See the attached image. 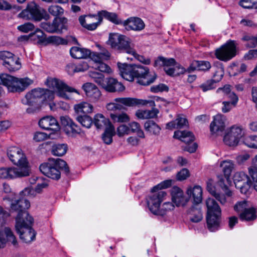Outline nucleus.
<instances>
[{"label":"nucleus","instance_id":"nucleus-42","mask_svg":"<svg viewBox=\"0 0 257 257\" xmlns=\"http://www.w3.org/2000/svg\"><path fill=\"white\" fill-rule=\"evenodd\" d=\"M174 208L175 206L173 202L169 201L165 202L160 206L156 215L163 216L166 214L168 212L174 210Z\"/></svg>","mask_w":257,"mask_h":257},{"label":"nucleus","instance_id":"nucleus-28","mask_svg":"<svg viewBox=\"0 0 257 257\" xmlns=\"http://www.w3.org/2000/svg\"><path fill=\"white\" fill-rule=\"evenodd\" d=\"M247 176L242 172H236L233 176L234 183L236 188H238L240 190L241 193H245L246 189L244 187Z\"/></svg>","mask_w":257,"mask_h":257},{"label":"nucleus","instance_id":"nucleus-15","mask_svg":"<svg viewBox=\"0 0 257 257\" xmlns=\"http://www.w3.org/2000/svg\"><path fill=\"white\" fill-rule=\"evenodd\" d=\"M27 176L28 173L26 170L21 172L15 167L0 168V178L2 179H12Z\"/></svg>","mask_w":257,"mask_h":257},{"label":"nucleus","instance_id":"nucleus-41","mask_svg":"<svg viewBox=\"0 0 257 257\" xmlns=\"http://www.w3.org/2000/svg\"><path fill=\"white\" fill-rule=\"evenodd\" d=\"M175 64V60L173 58H166L163 57H159L155 61L154 66H164L165 67H168L174 66Z\"/></svg>","mask_w":257,"mask_h":257},{"label":"nucleus","instance_id":"nucleus-64","mask_svg":"<svg viewBox=\"0 0 257 257\" xmlns=\"http://www.w3.org/2000/svg\"><path fill=\"white\" fill-rule=\"evenodd\" d=\"M177 128H180L184 126L188 125L187 119L183 117L181 115H179L175 120Z\"/></svg>","mask_w":257,"mask_h":257},{"label":"nucleus","instance_id":"nucleus-51","mask_svg":"<svg viewBox=\"0 0 257 257\" xmlns=\"http://www.w3.org/2000/svg\"><path fill=\"white\" fill-rule=\"evenodd\" d=\"M223 141L229 146H235L238 144L239 140L231 134L227 133L224 137Z\"/></svg>","mask_w":257,"mask_h":257},{"label":"nucleus","instance_id":"nucleus-31","mask_svg":"<svg viewBox=\"0 0 257 257\" xmlns=\"http://www.w3.org/2000/svg\"><path fill=\"white\" fill-rule=\"evenodd\" d=\"M159 113L157 108L153 107L151 110H138L136 116L139 119H145L156 117Z\"/></svg>","mask_w":257,"mask_h":257},{"label":"nucleus","instance_id":"nucleus-17","mask_svg":"<svg viewBox=\"0 0 257 257\" xmlns=\"http://www.w3.org/2000/svg\"><path fill=\"white\" fill-rule=\"evenodd\" d=\"M82 88L87 97L91 101L96 102L100 99L101 95V92L95 84L91 83H86L83 85Z\"/></svg>","mask_w":257,"mask_h":257},{"label":"nucleus","instance_id":"nucleus-36","mask_svg":"<svg viewBox=\"0 0 257 257\" xmlns=\"http://www.w3.org/2000/svg\"><path fill=\"white\" fill-rule=\"evenodd\" d=\"M98 15L99 21H101L103 18H105L116 24H119L121 23V20L118 18L115 13L102 11L99 12Z\"/></svg>","mask_w":257,"mask_h":257},{"label":"nucleus","instance_id":"nucleus-38","mask_svg":"<svg viewBox=\"0 0 257 257\" xmlns=\"http://www.w3.org/2000/svg\"><path fill=\"white\" fill-rule=\"evenodd\" d=\"M220 166L222 168L225 178L228 180L234 168V163L231 160H224L221 162Z\"/></svg>","mask_w":257,"mask_h":257},{"label":"nucleus","instance_id":"nucleus-33","mask_svg":"<svg viewBox=\"0 0 257 257\" xmlns=\"http://www.w3.org/2000/svg\"><path fill=\"white\" fill-rule=\"evenodd\" d=\"M100 52H91V59L93 62L107 60L110 57V53L106 49H100Z\"/></svg>","mask_w":257,"mask_h":257},{"label":"nucleus","instance_id":"nucleus-57","mask_svg":"<svg viewBox=\"0 0 257 257\" xmlns=\"http://www.w3.org/2000/svg\"><path fill=\"white\" fill-rule=\"evenodd\" d=\"M242 40L247 41L246 46L248 47L252 48L257 45V37L245 35L242 37Z\"/></svg>","mask_w":257,"mask_h":257},{"label":"nucleus","instance_id":"nucleus-37","mask_svg":"<svg viewBox=\"0 0 257 257\" xmlns=\"http://www.w3.org/2000/svg\"><path fill=\"white\" fill-rule=\"evenodd\" d=\"M115 134L114 127L112 124H110L106 127L102 136L104 143L107 145L110 144L112 142V137Z\"/></svg>","mask_w":257,"mask_h":257},{"label":"nucleus","instance_id":"nucleus-29","mask_svg":"<svg viewBox=\"0 0 257 257\" xmlns=\"http://www.w3.org/2000/svg\"><path fill=\"white\" fill-rule=\"evenodd\" d=\"M206 188L208 191L221 204L224 205L226 202L225 195L215 191L212 180L207 181Z\"/></svg>","mask_w":257,"mask_h":257},{"label":"nucleus","instance_id":"nucleus-4","mask_svg":"<svg viewBox=\"0 0 257 257\" xmlns=\"http://www.w3.org/2000/svg\"><path fill=\"white\" fill-rule=\"evenodd\" d=\"M40 171L47 177L54 180L60 178V171L66 174L69 173V167L65 161L61 159L50 158L48 162L40 166Z\"/></svg>","mask_w":257,"mask_h":257},{"label":"nucleus","instance_id":"nucleus-49","mask_svg":"<svg viewBox=\"0 0 257 257\" xmlns=\"http://www.w3.org/2000/svg\"><path fill=\"white\" fill-rule=\"evenodd\" d=\"M250 206L247 201L242 200L238 201L235 204L234 206V209L240 216L241 212L246 211V210H247Z\"/></svg>","mask_w":257,"mask_h":257},{"label":"nucleus","instance_id":"nucleus-24","mask_svg":"<svg viewBox=\"0 0 257 257\" xmlns=\"http://www.w3.org/2000/svg\"><path fill=\"white\" fill-rule=\"evenodd\" d=\"M44 92V89L40 88L32 90L26 95V102H24V103L28 105H32L33 103L42 102Z\"/></svg>","mask_w":257,"mask_h":257},{"label":"nucleus","instance_id":"nucleus-10","mask_svg":"<svg viewBox=\"0 0 257 257\" xmlns=\"http://www.w3.org/2000/svg\"><path fill=\"white\" fill-rule=\"evenodd\" d=\"M75 112L78 114L91 113L93 110V107L91 104L86 102H82L76 104L74 106ZM77 120L84 127L90 128L93 120L92 118L87 115H79L76 117Z\"/></svg>","mask_w":257,"mask_h":257},{"label":"nucleus","instance_id":"nucleus-30","mask_svg":"<svg viewBox=\"0 0 257 257\" xmlns=\"http://www.w3.org/2000/svg\"><path fill=\"white\" fill-rule=\"evenodd\" d=\"M212 68L214 73L211 79L216 83L222 79L224 75V68L222 64L219 61L215 62Z\"/></svg>","mask_w":257,"mask_h":257},{"label":"nucleus","instance_id":"nucleus-11","mask_svg":"<svg viewBox=\"0 0 257 257\" xmlns=\"http://www.w3.org/2000/svg\"><path fill=\"white\" fill-rule=\"evenodd\" d=\"M167 197V193L163 190H153L152 189L151 193L147 198L148 207L150 211L156 215L161 203L165 201Z\"/></svg>","mask_w":257,"mask_h":257},{"label":"nucleus","instance_id":"nucleus-7","mask_svg":"<svg viewBox=\"0 0 257 257\" xmlns=\"http://www.w3.org/2000/svg\"><path fill=\"white\" fill-rule=\"evenodd\" d=\"M20 18L27 20L40 21L42 19L48 20L50 18L46 10L41 8L34 2L27 4L26 8L19 14Z\"/></svg>","mask_w":257,"mask_h":257},{"label":"nucleus","instance_id":"nucleus-63","mask_svg":"<svg viewBox=\"0 0 257 257\" xmlns=\"http://www.w3.org/2000/svg\"><path fill=\"white\" fill-rule=\"evenodd\" d=\"M130 133V128L126 125L122 124L117 128V135L119 137H122L125 135H128Z\"/></svg>","mask_w":257,"mask_h":257},{"label":"nucleus","instance_id":"nucleus-22","mask_svg":"<svg viewBox=\"0 0 257 257\" xmlns=\"http://www.w3.org/2000/svg\"><path fill=\"white\" fill-rule=\"evenodd\" d=\"M7 242H11L15 246L18 245L16 238L11 229L6 227L3 231H0V248L4 247Z\"/></svg>","mask_w":257,"mask_h":257},{"label":"nucleus","instance_id":"nucleus-53","mask_svg":"<svg viewBox=\"0 0 257 257\" xmlns=\"http://www.w3.org/2000/svg\"><path fill=\"white\" fill-rule=\"evenodd\" d=\"M243 144L249 148L257 149V136H250L243 140Z\"/></svg>","mask_w":257,"mask_h":257},{"label":"nucleus","instance_id":"nucleus-13","mask_svg":"<svg viewBox=\"0 0 257 257\" xmlns=\"http://www.w3.org/2000/svg\"><path fill=\"white\" fill-rule=\"evenodd\" d=\"M174 138L178 139L186 144V146L184 147V150L191 153L196 151L197 148V144L196 143L190 144L194 140V136L191 132L188 131H175L174 134Z\"/></svg>","mask_w":257,"mask_h":257},{"label":"nucleus","instance_id":"nucleus-54","mask_svg":"<svg viewBox=\"0 0 257 257\" xmlns=\"http://www.w3.org/2000/svg\"><path fill=\"white\" fill-rule=\"evenodd\" d=\"M71 68L76 72H84L88 69V65L86 62H82L77 65L73 64H68V69Z\"/></svg>","mask_w":257,"mask_h":257},{"label":"nucleus","instance_id":"nucleus-43","mask_svg":"<svg viewBox=\"0 0 257 257\" xmlns=\"http://www.w3.org/2000/svg\"><path fill=\"white\" fill-rule=\"evenodd\" d=\"M110 117L114 122H127L130 121V116L125 112L119 113H111Z\"/></svg>","mask_w":257,"mask_h":257},{"label":"nucleus","instance_id":"nucleus-40","mask_svg":"<svg viewBox=\"0 0 257 257\" xmlns=\"http://www.w3.org/2000/svg\"><path fill=\"white\" fill-rule=\"evenodd\" d=\"M239 217L241 220L244 221H251L256 219V210L254 207L250 206L244 212H241Z\"/></svg>","mask_w":257,"mask_h":257},{"label":"nucleus","instance_id":"nucleus-48","mask_svg":"<svg viewBox=\"0 0 257 257\" xmlns=\"http://www.w3.org/2000/svg\"><path fill=\"white\" fill-rule=\"evenodd\" d=\"M31 39L36 40L38 43H42L45 41L46 38L45 34L40 29H36L34 33L30 34Z\"/></svg>","mask_w":257,"mask_h":257},{"label":"nucleus","instance_id":"nucleus-14","mask_svg":"<svg viewBox=\"0 0 257 257\" xmlns=\"http://www.w3.org/2000/svg\"><path fill=\"white\" fill-rule=\"evenodd\" d=\"M47 186L48 184L46 182H43L42 183H39L36 187L35 190L30 187L26 188L20 192L19 196H15L14 197L9 196L8 197H6L4 199V200H8L12 203V200L14 201L22 198H25L29 201L27 197L34 196L35 195V192L40 193L41 190L43 188L46 187Z\"/></svg>","mask_w":257,"mask_h":257},{"label":"nucleus","instance_id":"nucleus-58","mask_svg":"<svg viewBox=\"0 0 257 257\" xmlns=\"http://www.w3.org/2000/svg\"><path fill=\"white\" fill-rule=\"evenodd\" d=\"M18 29L24 33H28L35 29V26L31 23H26L18 27Z\"/></svg>","mask_w":257,"mask_h":257},{"label":"nucleus","instance_id":"nucleus-39","mask_svg":"<svg viewBox=\"0 0 257 257\" xmlns=\"http://www.w3.org/2000/svg\"><path fill=\"white\" fill-rule=\"evenodd\" d=\"M4 66L11 72L17 71L21 67L19 59L14 55Z\"/></svg>","mask_w":257,"mask_h":257},{"label":"nucleus","instance_id":"nucleus-61","mask_svg":"<svg viewBox=\"0 0 257 257\" xmlns=\"http://www.w3.org/2000/svg\"><path fill=\"white\" fill-rule=\"evenodd\" d=\"M168 86L164 84H159L157 85H154L151 87V91L154 93L168 91Z\"/></svg>","mask_w":257,"mask_h":257},{"label":"nucleus","instance_id":"nucleus-55","mask_svg":"<svg viewBox=\"0 0 257 257\" xmlns=\"http://www.w3.org/2000/svg\"><path fill=\"white\" fill-rule=\"evenodd\" d=\"M94 66H93L95 69L98 70L99 71L107 73H110L111 72V70L110 68L106 64L102 62V61L100 62H94Z\"/></svg>","mask_w":257,"mask_h":257},{"label":"nucleus","instance_id":"nucleus-47","mask_svg":"<svg viewBox=\"0 0 257 257\" xmlns=\"http://www.w3.org/2000/svg\"><path fill=\"white\" fill-rule=\"evenodd\" d=\"M227 133L234 136L238 140H240L244 134L243 128L241 126L238 125L231 126Z\"/></svg>","mask_w":257,"mask_h":257},{"label":"nucleus","instance_id":"nucleus-26","mask_svg":"<svg viewBox=\"0 0 257 257\" xmlns=\"http://www.w3.org/2000/svg\"><path fill=\"white\" fill-rule=\"evenodd\" d=\"M70 53L72 57L75 59H86L88 57L91 58V52L86 48L72 47L70 50Z\"/></svg>","mask_w":257,"mask_h":257},{"label":"nucleus","instance_id":"nucleus-2","mask_svg":"<svg viewBox=\"0 0 257 257\" xmlns=\"http://www.w3.org/2000/svg\"><path fill=\"white\" fill-rule=\"evenodd\" d=\"M117 65L120 75L127 81H133L136 78L138 83L142 85H149L156 79V74L150 72L147 67L119 63Z\"/></svg>","mask_w":257,"mask_h":257},{"label":"nucleus","instance_id":"nucleus-1","mask_svg":"<svg viewBox=\"0 0 257 257\" xmlns=\"http://www.w3.org/2000/svg\"><path fill=\"white\" fill-rule=\"evenodd\" d=\"M30 206V203L25 198L13 201L11 203V208L17 211L15 227L20 238L26 243H29L35 239L36 232L32 228L33 218L26 211Z\"/></svg>","mask_w":257,"mask_h":257},{"label":"nucleus","instance_id":"nucleus-20","mask_svg":"<svg viewBox=\"0 0 257 257\" xmlns=\"http://www.w3.org/2000/svg\"><path fill=\"white\" fill-rule=\"evenodd\" d=\"M39 126L43 129L51 130L56 132L60 130L59 125L56 119L51 116H47L41 118L39 121Z\"/></svg>","mask_w":257,"mask_h":257},{"label":"nucleus","instance_id":"nucleus-5","mask_svg":"<svg viewBox=\"0 0 257 257\" xmlns=\"http://www.w3.org/2000/svg\"><path fill=\"white\" fill-rule=\"evenodd\" d=\"M207 208L206 221L207 227L210 231L217 230L220 227L221 209L216 201L211 198L206 200Z\"/></svg>","mask_w":257,"mask_h":257},{"label":"nucleus","instance_id":"nucleus-23","mask_svg":"<svg viewBox=\"0 0 257 257\" xmlns=\"http://www.w3.org/2000/svg\"><path fill=\"white\" fill-rule=\"evenodd\" d=\"M127 30L140 31L145 28V25L143 21L140 18L131 17L124 21L123 23Z\"/></svg>","mask_w":257,"mask_h":257},{"label":"nucleus","instance_id":"nucleus-6","mask_svg":"<svg viewBox=\"0 0 257 257\" xmlns=\"http://www.w3.org/2000/svg\"><path fill=\"white\" fill-rule=\"evenodd\" d=\"M155 106V101L152 100L138 99L132 97H118L113 100V102L108 103L106 105L108 110L115 111L123 109V106L133 107L137 105Z\"/></svg>","mask_w":257,"mask_h":257},{"label":"nucleus","instance_id":"nucleus-35","mask_svg":"<svg viewBox=\"0 0 257 257\" xmlns=\"http://www.w3.org/2000/svg\"><path fill=\"white\" fill-rule=\"evenodd\" d=\"M145 131L149 133L158 136L159 135L161 127L153 120H147L144 123Z\"/></svg>","mask_w":257,"mask_h":257},{"label":"nucleus","instance_id":"nucleus-16","mask_svg":"<svg viewBox=\"0 0 257 257\" xmlns=\"http://www.w3.org/2000/svg\"><path fill=\"white\" fill-rule=\"evenodd\" d=\"M225 117L218 114L214 117L213 120L210 125V130L212 134L216 136L221 135L225 130Z\"/></svg>","mask_w":257,"mask_h":257},{"label":"nucleus","instance_id":"nucleus-19","mask_svg":"<svg viewBox=\"0 0 257 257\" xmlns=\"http://www.w3.org/2000/svg\"><path fill=\"white\" fill-rule=\"evenodd\" d=\"M171 194L173 202L178 207L185 205L189 200L182 189L178 187L174 186L171 189Z\"/></svg>","mask_w":257,"mask_h":257},{"label":"nucleus","instance_id":"nucleus-62","mask_svg":"<svg viewBox=\"0 0 257 257\" xmlns=\"http://www.w3.org/2000/svg\"><path fill=\"white\" fill-rule=\"evenodd\" d=\"M172 182V181L171 180H165L154 187L153 190H162L163 189L167 188L171 186Z\"/></svg>","mask_w":257,"mask_h":257},{"label":"nucleus","instance_id":"nucleus-56","mask_svg":"<svg viewBox=\"0 0 257 257\" xmlns=\"http://www.w3.org/2000/svg\"><path fill=\"white\" fill-rule=\"evenodd\" d=\"M239 4L245 9H257V0H241Z\"/></svg>","mask_w":257,"mask_h":257},{"label":"nucleus","instance_id":"nucleus-25","mask_svg":"<svg viewBox=\"0 0 257 257\" xmlns=\"http://www.w3.org/2000/svg\"><path fill=\"white\" fill-rule=\"evenodd\" d=\"M61 123L65 127L66 133L68 134H77L80 133V128L68 116H62L60 117Z\"/></svg>","mask_w":257,"mask_h":257},{"label":"nucleus","instance_id":"nucleus-12","mask_svg":"<svg viewBox=\"0 0 257 257\" xmlns=\"http://www.w3.org/2000/svg\"><path fill=\"white\" fill-rule=\"evenodd\" d=\"M216 57L224 62L231 60L236 55L235 42L229 41L215 50Z\"/></svg>","mask_w":257,"mask_h":257},{"label":"nucleus","instance_id":"nucleus-59","mask_svg":"<svg viewBox=\"0 0 257 257\" xmlns=\"http://www.w3.org/2000/svg\"><path fill=\"white\" fill-rule=\"evenodd\" d=\"M197 67L199 71H207L211 68V65L207 61H197Z\"/></svg>","mask_w":257,"mask_h":257},{"label":"nucleus","instance_id":"nucleus-8","mask_svg":"<svg viewBox=\"0 0 257 257\" xmlns=\"http://www.w3.org/2000/svg\"><path fill=\"white\" fill-rule=\"evenodd\" d=\"M108 44L113 49L123 51L132 55H136V52L131 46V42L127 37L118 33L109 35Z\"/></svg>","mask_w":257,"mask_h":257},{"label":"nucleus","instance_id":"nucleus-50","mask_svg":"<svg viewBox=\"0 0 257 257\" xmlns=\"http://www.w3.org/2000/svg\"><path fill=\"white\" fill-rule=\"evenodd\" d=\"M89 75L98 85L102 86L105 80L102 74L96 71H90Z\"/></svg>","mask_w":257,"mask_h":257},{"label":"nucleus","instance_id":"nucleus-3","mask_svg":"<svg viewBox=\"0 0 257 257\" xmlns=\"http://www.w3.org/2000/svg\"><path fill=\"white\" fill-rule=\"evenodd\" d=\"M47 85L49 88L53 89V91L44 89V92L42 96V102L53 100L54 98L55 92L58 96L65 99L69 98L67 92H74L79 94L78 90L67 86L62 81L56 78L48 79Z\"/></svg>","mask_w":257,"mask_h":257},{"label":"nucleus","instance_id":"nucleus-27","mask_svg":"<svg viewBox=\"0 0 257 257\" xmlns=\"http://www.w3.org/2000/svg\"><path fill=\"white\" fill-rule=\"evenodd\" d=\"M187 194L190 197H192L194 202L196 204H199L201 202L202 200V189L200 186H194L188 188Z\"/></svg>","mask_w":257,"mask_h":257},{"label":"nucleus","instance_id":"nucleus-46","mask_svg":"<svg viewBox=\"0 0 257 257\" xmlns=\"http://www.w3.org/2000/svg\"><path fill=\"white\" fill-rule=\"evenodd\" d=\"M128 127L130 131L136 133L138 137L141 138H144L145 137L143 131L141 129L140 124L136 121H132L128 123Z\"/></svg>","mask_w":257,"mask_h":257},{"label":"nucleus","instance_id":"nucleus-32","mask_svg":"<svg viewBox=\"0 0 257 257\" xmlns=\"http://www.w3.org/2000/svg\"><path fill=\"white\" fill-rule=\"evenodd\" d=\"M187 214L190 220L193 222H198L202 218V213L200 208L192 206L187 211Z\"/></svg>","mask_w":257,"mask_h":257},{"label":"nucleus","instance_id":"nucleus-52","mask_svg":"<svg viewBox=\"0 0 257 257\" xmlns=\"http://www.w3.org/2000/svg\"><path fill=\"white\" fill-rule=\"evenodd\" d=\"M48 11L51 15L57 18L61 16L64 13V10L60 6L58 5H51L48 9Z\"/></svg>","mask_w":257,"mask_h":257},{"label":"nucleus","instance_id":"nucleus-34","mask_svg":"<svg viewBox=\"0 0 257 257\" xmlns=\"http://www.w3.org/2000/svg\"><path fill=\"white\" fill-rule=\"evenodd\" d=\"M93 122L97 129H102L112 124L109 120L104 117L103 115L97 113L94 115Z\"/></svg>","mask_w":257,"mask_h":257},{"label":"nucleus","instance_id":"nucleus-44","mask_svg":"<svg viewBox=\"0 0 257 257\" xmlns=\"http://www.w3.org/2000/svg\"><path fill=\"white\" fill-rule=\"evenodd\" d=\"M67 151V145L65 144H55L52 148V153L57 156H62L65 155Z\"/></svg>","mask_w":257,"mask_h":257},{"label":"nucleus","instance_id":"nucleus-18","mask_svg":"<svg viewBox=\"0 0 257 257\" xmlns=\"http://www.w3.org/2000/svg\"><path fill=\"white\" fill-rule=\"evenodd\" d=\"M109 92H121L125 89L123 84L113 78H106L101 86Z\"/></svg>","mask_w":257,"mask_h":257},{"label":"nucleus","instance_id":"nucleus-60","mask_svg":"<svg viewBox=\"0 0 257 257\" xmlns=\"http://www.w3.org/2000/svg\"><path fill=\"white\" fill-rule=\"evenodd\" d=\"M215 83L212 79H210L200 85L199 87L203 91L205 92L214 89L215 87Z\"/></svg>","mask_w":257,"mask_h":257},{"label":"nucleus","instance_id":"nucleus-9","mask_svg":"<svg viewBox=\"0 0 257 257\" xmlns=\"http://www.w3.org/2000/svg\"><path fill=\"white\" fill-rule=\"evenodd\" d=\"M7 156L14 165L19 167L17 169L21 172L27 171L28 176L29 175L28 162L21 148L15 146L9 147L7 150Z\"/></svg>","mask_w":257,"mask_h":257},{"label":"nucleus","instance_id":"nucleus-21","mask_svg":"<svg viewBox=\"0 0 257 257\" xmlns=\"http://www.w3.org/2000/svg\"><path fill=\"white\" fill-rule=\"evenodd\" d=\"M32 83L33 81L28 78L18 79L15 77L9 91L13 92L23 91Z\"/></svg>","mask_w":257,"mask_h":257},{"label":"nucleus","instance_id":"nucleus-45","mask_svg":"<svg viewBox=\"0 0 257 257\" xmlns=\"http://www.w3.org/2000/svg\"><path fill=\"white\" fill-rule=\"evenodd\" d=\"M14 78V77L7 74H2L0 75V80L2 84L3 85L6 86L8 88V90L9 88L11 86ZM3 92V89L2 87L0 86V96Z\"/></svg>","mask_w":257,"mask_h":257}]
</instances>
